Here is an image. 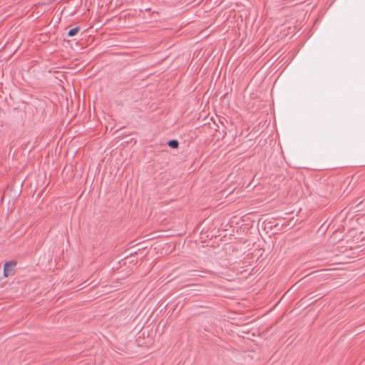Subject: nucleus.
I'll use <instances>...</instances> for the list:
<instances>
[{
	"instance_id": "obj_2",
	"label": "nucleus",
	"mask_w": 365,
	"mask_h": 365,
	"mask_svg": "<svg viewBox=\"0 0 365 365\" xmlns=\"http://www.w3.org/2000/svg\"><path fill=\"white\" fill-rule=\"evenodd\" d=\"M201 273L207 274V273H209V272L208 271H197V270H190L188 272L189 276L203 277L204 275L202 274Z\"/></svg>"
},
{
	"instance_id": "obj_3",
	"label": "nucleus",
	"mask_w": 365,
	"mask_h": 365,
	"mask_svg": "<svg viewBox=\"0 0 365 365\" xmlns=\"http://www.w3.org/2000/svg\"><path fill=\"white\" fill-rule=\"evenodd\" d=\"M80 29H81L79 26H76L70 29L68 32V36L70 37L76 36L79 32Z\"/></svg>"
},
{
	"instance_id": "obj_1",
	"label": "nucleus",
	"mask_w": 365,
	"mask_h": 365,
	"mask_svg": "<svg viewBox=\"0 0 365 365\" xmlns=\"http://www.w3.org/2000/svg\"><path fill=\"white\" fill-rule=\"evenodd\" d=\"M16 261L6 262L4 266V277H7L9 276H11V275L14 274V272H15L14 267H16Z\"/></svg>"
},
{
	"instance_id": "obj_4",
	"label": "nucleus",
	"mask_w": 365,
	"mask_h": 365,
	"mask_svg": "<svg viewBox=\"0 0 365 365\" xmlns=\"http://www.w3.org/2000/svg\"><path fill=\"white\" fill-rule=\"evenodd\" d=\"M168 145L172 148H178L179 147V142L175 139H173L168 142Z\"/></svg>"
}]
</instances>
